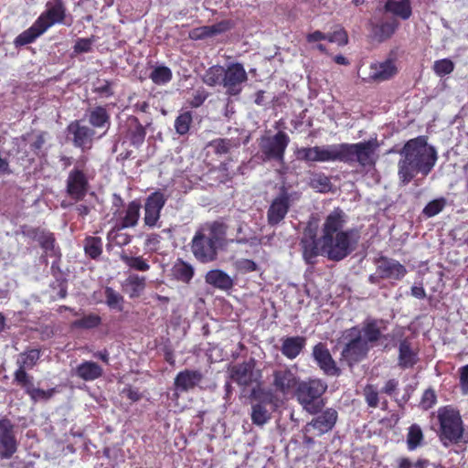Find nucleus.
<instances>
[{"instance_id": "1", "label": "nucleus", "mask_w": 468, "mask_h": 468, "mask_svg": "<svg viewBox=\"0 0 468 468\" xmlns=\"http://www.w3.org/2000/svg\"><path fill=\"white\" fill-rule=\"evenodd\" d=\"M346 222L344 211L335 208L324 218L320 238L316 239L311 230L306 231L302 239L304 259L310 261L314 257L323 255L333 261H340L346 257L356 240L351 230L343 229Z\"/></svg>"}, {"instance_id": "2", "label": "nucleus", "mask_w": 468, "mask_h": 468, "mask_svg": "<svg viewBox=\"0 0 468 468\" xmlns=\"http://www.w3.org/2000/svg\"><path fill=\"white\" fill-rule=\"evenodd\" d=\"M400 154L399 176L404 184L409 183L419 172L428 175L437 160L434 148L427 144L424 137L409 141Z\"/></svg>"}, {"instance_id": "3", "label": "nucleus", "mask_w": 468, "mask_h": 468, "mask_svg": "<svg viewBox=\"0 0 468 468\" xmlns=\"http://www.w3.org/2000/svg\"><path fill=\"white\" fill-rule=\"evenodd\" d=\"M222 234L217 224L202 227L192 240V251L202 262H208L216 258L217 250L220 245Z\"/></svg>"}, {"instance_id": "4", "label": "nucleus", "mask_w": 468, "mask_h": 468, "mask_svg": "<svg viewBox=\"0 0 468 468\" xmlns=\"http://www.w3.org/2000/svg\"><path fill=\"white\" fill-rule=\"evenodd\" d=\"M438 419L441 425V440L447 446L449 443L467 442L464 437L463 420L459 411L451 407H444L438 410Z\"/></svg>"}, {"instance_id": "5", "label": "nucleus", "mask_w": 468, "mask_h": 468, "mask_svg": "<svg viewBox=\"0 0 468 468\" xmlns=\"http://www.w3.org/2000/svg\"><path fill=\"white\" fill-rule=\"evenodd\" d=\"M327 385L317 378L298 384L295 395L298 402L310 414L317 413L324 406L321 396L325 392Z\"/></svg>"}, {"instance_id": "6", "label": "nucleus", "mask_w": 468, "mask_h": 468, "mask_svg": "<svg viewBox=\"0 0 468 468\" xmlns=\"http://www.w3.org/2000/svg\"><path fill=\"white\" fill-rule=\"evenodd\" d=\"M295 154L297 159L306 162H345V144L303 147Z\"/></svg>"}, {"instance_id": "7", "label": "nucleus", "mask_w": 468, "mask_h": 468, "mask_svg": "<svg viewBox=\"0 0 468 468\" xmlns=\"http://www.w3.org/2000/svg\"><path fill=\"white\" fill-rule=\"evenodd\" d=\"M378 147L377 140L353 144H345V162H358L362 165H373L378 158Z\"/></svg>"}, {"instance_id": "8", "label": "nucleus", "mask_w": 468, "mask_h": 468, "mask_svg": "<svg viewBox=\"0 0 468 468\" xmlns=\"http://www.w3.org/2000/svg\"><path fill=\"white\" fill-rule=\"evenodd\" d=\"M247 80V73L244 67L239 63H233L224 69L222 86L229 95H237Z\"/></svg>"}, {"instance_id": "9", "label": "nucleus", "mask_w": 468, "mask_h": 468, "mask_svg": "<svg viewBox=\"0 0 468 468\" xmlns=\"http://www.w3.org/2000/svg\"><path fill=\"white\" fill-rule=\"evenodd\" d=\"M289 142L288 135L283 132H279L273 136L261 138V148L267 158L282 161Z\"/></svg>"}, {"instance_id": "10", "label": "nucleus", "mask_w": 468, "mask_h": 468, "mask_svg": "<svg viewBox=\"0 0 468 468\" xmlns=\"http://www.w3.org/2000/svg\"><path fill=\"white\" fill-rule=\"evenodd\" d=\"M346 338H350L343 350V356L350 361L359 360L369 349L367 342L362 338L360 330L352 328L346 334Z\"/></svg>"}, {"instance_id": "11", "label": "nucleus", "mask_w": 468, "mask_h": 468, "mask_svg": "<svg viewBox=\"0 0 468 468\" xmlns=\"http://www.w3.org/2000/svg\"><path fill=\"white\" fill-rule=\"evenodd\" d=\"M278 407L271 394H264L262 399L251 407V420L257 426H263L271 417L272 411Z\"/></svg>"}, {"instance_id": "12", "label": "nucleus", "mask_w": 468, "mask_h": 468, "mask_svg": "<svg viewBox=\"0 0 468 468\" xmlns=\"http://www.w3.org/2000/svg\"><path fill=\"white\" fill-rule=\"evenodd\" d=\"M166 198L161 192L151 194L144 204V225L150 228L155 227L160 218V212L165 204Z\"/></svg>"}, {"instance_id": "13", "label": "nucleus", "mask_w": 468, "mask_h": 468, "mask_svg": "<svg viewBox=\"0 0 468 468\" xmlns=\"http://www.w3.org/2000/svg\"><path fill=\"white\" fill-rule=\"evenodd\" d=\"M14 426L7 419L0 420V456L10 458L17 449V442L13 432Z\"/></svg>"}, {"instance_id": "14", "label": "nucleus", "mask_w": 468, "mask_h": 468, "mask_svg": "<svg viewBox=\"0 0 468 468\" xmlns=\"http://www.w3.org/2000/svg\"><path fill=\"white\" fill-rule=\"evenodd\" d=\"M230 378L239 386H250L257 382L261 375L254 370V363L252 361L235 365L229 369Z\"/></svg>"}, {"instance_id": "15", "label": "nucleus", "mask_w": 468, "mask_h": 468, "mask_svg": "<svg viewBox=\"0 0 468 468\" xmlns=\"http://www.w3.org/2000/svg\"><path fill=\"white\" fill-rule=\"evenodd\" d=\"M399 71L398 62L395 58H387L380 62L372 63L368 69V79L376 81H384L394 77Z\"/></svg>"}, {"instance_id": "16", "label": "nucleus", "mask_w": 468, "mask_h": 468, "mask_svg": "<svg viewBox=\"0 0 468 468\" xmlns=\"http://www.w3.org/2000/svg\"><path fill=\"white\" fill-rule=\"evenodd\" d=\"M337 420V412L333 409H327L321 415L314 419L305 426L306 432H313L314 435H322L335 426Z\"/></svg>"}, {"instance_id": "17", "label": "nucleus", "mask_w": 468, "mask_h": 468, "mask_svg": "<svg viewBox=\"0 0 468 468\" xmlns=\"http://www.w3.org/2000/svg\"><path fill=\"white\" fill-rule=\"evenodd\" d=\"M290 198L291 195L282 191L272 200L267 215L271 225H276L285 218L290 207Z\"/></svg>"}, {"instance_id": "18", "label": "nucleus", "mask_w": 468, "mask_h": 468, "mask_svg": "<svg viewBox=\"0 0 468 468\" xmlns=\"http://www.w3.org/2000/svg\"><path fill=\"white\" fill-rule=\"evenodd\" d=\"M298 378L292 369H280L273 373V386L277 392L284 397L289 395L297 386Z\"/></svg>"}, {"instance_id": "19", "label": "nucleus", "mask_w": 468, "mask_h": 468, "mask_svg": "<svg viewBox=\"0 0 468 468\" xmlns=\"http://www.w3.org/2000/svg\"><path fill=\"white\" fill-rule=\"evenodd\" d=\"M378 274L387 279L400 280L407 272L405 267L391 259H382L378 263Z\"/></svg>"}, {"instance_id": "20", "label": "nucleus", "mask_w": 468, "mask_h": 468, "mask_svg": "<svg viewBox=\"0 0 468 468\" xmlns=\"http://www.w3.org/2000/svg\"><path fill=\"white\" fill-rule=\"evenodd\" d=\"M202 379V374L197 370H185L177 374L175 378L176 390L187 391L194 388Z\"/></svg>"}, {"instance_id": "21", "label": "nucleus", "mask_w": 468, "mask_h": 468, "mask_svg": "<svg viewBox=\"0 0 468 468\" xmlns=\"http://www.w3.org/2000/svg\"><path fill=\"white\" fill-rule=\"evenodd\" d=\"M64 17V8L61 3L56 1L49 3L47 5V10L37 19H42L41 26L47 31L51 26L56 23H60Z\"/></svg>"}, {"instance_id": "22", "label": "nucleus", "mask_w": 468, "mask_h": 468, "mask_svg": "<svg viewBox=\"0 0 468 468\" xmlns=\"http://www.w3.org/2000/svg\"><path fill=\"white\" fill-rule=\"evenodd\" d=\"M313 356L318 366L328 375H335L337 368L328 351L322 344H318L314 347Z\"/></svg>"}, {"instance_id": "23", "label": "nucleus", "mask_w": 468, "mask_h": 468, "mask_svg": "<svg viewBox=\"0 0 468 468\" xmlns=\"http://www.w3.org/2000/svg\"><path fill=\"white\" fill-rule=\"evenodd\" d=\"M141 206L138 202L133 201L128 204L125 210L119 216V225L116 226L117 229L133 228L137 225L140 217Z\"/></svg>"}, {"instance_id": "24", "label": "nucleus", "mask_w": 468, "mask_h": 468, "mask_svg": "<svg viewBox=\"0 0 468 468\" xmlns=\"http://www.w3.org/2000/svg\"><path fill=\"white\" fill-rule=\"evenodd\" d=\"M87 190V181L84 175L76 170L69 174L68 179V191L69 195L76 198H81Z\"/></svg>"}, {"instance_id": "25", "label": "nucleus", "mask_w": 468, "mask_h": 468, "mask_svg": "<svg viewBox=\"0 0 468 468\" xmlns=\"http://www.w3.org/2000/svg\"><path fill=\"white\" fill-rule=\"evenodd\" d=\"M42 19H37L28 29L18 35L14 43L16 47L32 43L37 37L42 35L46 30L41 26Z\"/></svg>"}, {"instance_id": "26", "label": "nucleus", "mask_w": 468, "mask_h": 468, "mask_svg": "<svg viewBox=\"0 0 468 468\" xmlns=\"http://www.w3.org/2000/svg\"><path fill=\"white\" fill-rule=\"evenodd\" d=\"M102 368L96 363L85 361L76 368V374L85 381H92L102 375Z\"/></svg>"}, {"instance_id": "27", "label": "nucleus", "mask_w": 468, "mask_h": 468, "mask_svg": "<svg viewBox=\"0 0 468 468\" xmlns=\"http://www.w3.org/2000/svg\"><path fill=\"white\" fill-rule=\"evenodd\" d=\"M69 131L74 135L75 144L85 147L90 142L92 131L87 126H81L79 122H73L69 126Z\"/></svg>"}, {"instance_id": "28", "label": "nucleus", "mask_w": 468, "mask_h": 468, "mask_svg": "<svg viewBox=\"0 0 468 468\" xmlns=\"http://www.w3.org/2000/svg\"><path fill=\"white\" fill-rule=\"evenodd\" d=\"M385 8L402 19H408L411 16L410 0H387Z\"/></svg>"}, {"instance_id": "29", "label": "nucleus", "mask_w": 468, "mask_h": 468, "mask_svg": "<svg viewBox=\"0 0 468 468\" xmlns=\"http://www.w3.org/2000/svg\"><path fill=\"white\" fill-rule=\"evenodd\" d=\"M305 345V340L303 337H288L283 341L282 352V354L290 358H295Z\"/></svg>"}, {"instance_id": "30", "label": "nucleus", "mask_w": 468, "mask_h": 468, "mask_svg": "<svg viewBox=\"0 0 468 468\" xmlns=\"http://www.w3.org/2000/svg\"><path fill=\"white\" fill-rule=\"evenodd\" d=\"M228 23H219L213 26H206L195 28L190 32V37L193 39H201L207 37L221 33L228 29Z\"/></svg>"}, {"instance_id": "31", "label": "nucleus", "mask_w": 468, "mask_h": 468, "mask_svg": "<svg viewBox=\"0 0 468 468\" xmlns=\"http://www.w3.org/2000/svg\"><path fill=\"white\" fill-rule=\"evenodd\" d=\"M206 281L207 283L220 289H229L232 285V280L230 277L218 270L208 271L206 275Z\"/></svg>"}, {"instance_id": "32", "label": "nucleus", "mask_w": 468, "mask_h": 468, "mask_svg": "<svg viewBox=\"0 0 468 468\" xmlns=\"http://www.w3.org/2000/svg\"><path fill=\"white\" fill-rule=\"evenodd\" d=\"M417 354L410 346L409 343L403 341L399 345V363L402 367H410L417 362Z\"/></svg>"}, {"instance_id": "33", "label": "nucleus", "mask_w": 468, "mask_h": 468, "mask_svg": "<svg viewBox=\"0 0 468 468\" xmlns=\"http://www.w3.org/2000/svg\"><path fill=\"white\" fill-rule=\"evenodd\" d=\"M398 27L399 23L396 20L382 23L374 29V37L378 41L386 40L395 33Z\"/></svg>"}, {"instance_id": "34", "label": "nucleus", "mask_w": 468, "mask_h": 468, "mask_svg": "<svg viewBox=\"0 0 468 468\" xmlns=\"http://www.w3.org/2000/svg\"><path fill=\"white\" fill-rule=\"evenodd\" d=\"M149 78L156 85H165L172 79V71L168 67L157 66L153 69Z\"/></svg>"}, {"instance_id": "35", "label": "nucleus", "mask_w": 468, "mask_h": 468, "mask_svg": "<svg viewBox=\"0 0 468 468\" xmlns=\"http://www.w3.org/2000/svg\"><path fill=\"white\" fill-rule=\"evenodd\" d=\"M224 68L213 66L203 76V81L209 86L222 85Z\"/></svg>"}, {"instance_id": "36", "label": "nucleus", "mask_w": 468, "mask_h": 468, "mask_svg": "<svg viewBox=\"0 0 468 468\" xmlns=\"http://www.w3.org/2000/svg\"><path fill=\"white\" fill-rule=\"evenodd\" d=\"M89 121L94 127H107L109 124V115L104 108L97 107L90 112Z\"/></svg>"}, {"instance_id": "37", "label": "nucleus", "mask_w": 468, "mask_h": 468, "mask_svg": "<svg viewBox=\"0 0 468 468\" xmlns=\"http://www.w3.org/2000/svg\"><path fill=\"white\" fill-rule=\"evenodd\" d=\"M125 286L129 291L130 296L136 297L144 291L145 280L138 275H130L126 280Z\"/></svg>"}, {"instance_id": "38", "label": "nucleus", "mask_w": 468, "mask_h": 468, "mask_svg": "<svg viewBox=\"0 0 468 468\" xmlns=\"http://www.w3.org/2000/svg\"><path fill=\"white\" fill-rule=\"evenodd\" d=\"M106 298V304L113 310L122 311L123 309V297L113 289L107 287L104 291Z\"/></svg>"}, {"instance_id": "39", "label": "nucleus", "mask_w": 468, "mask_h": 468, "mask_svg": "<svg viewBox=\"0 0 468 468\" xmlns=\"http://www.w3.org/2000/svg\"><path fill=\"white\" fill-rule=\"evenodd\" d=\"M39 359V350L30 349L27 352L22 353L17 358V365L30 369L32 368Z\"/></svg>"}, {"instance_id": "40", "label": "nucleus", "mask_w": 468, "mask_h": 468, "mask_svg": "<svg viewBox=\"0 0 468 468\" xmlns=\"http://www.w3.org/2000/svg\"><path fill=\"white\" fill-rule=\"evenodd\" d=\"M193 269L190 265L178 261L173 267V274L174 276L182 282H187L193 277Z\"/></svg>"}, {"instance_id": "41", "label": "nucleus", "mask_w": 468, "mask_h": 468, "mask_svg": "<svg viewBox=\"0 0 468 468\" xmlns=\"http://www.w3.org/2000/svg\"><path fill=\"white\" fill-rule=\"evenodd\" d=\"M423 440V433L421 429L418 425H411L408 431L407 445L410 451L415 450L420 445Z\"/></svg>"}, {"instance_id": "42", "label": "nucleus", "mask_w": 468, "mask_h": 468, "mask_svg": "<svg viewBox=\"0 0 468 468\" xmlns=\"http://www.w3.org/2000/svg\"><path fill=\"white\" fill-rule=\"evenodd\" d=\"M101 317L95 314H90L83 316L81 319L73 322V327H81L85 329H91L97 327L101 324Z\"/></svg>"}, {"instance_id": "43", "label": "nucleus", "mask_w": 468, "mask_h": 468, "mask_svg": "<svg viewBox=\"0 0 468 468\" xmlns=\"http://www.w3.org/2000/svg\"><path fill=\"white\" fill-rule=\"evenodd\" d=\"M192 122L191 113L188 112L181 113L175 122V128L177 133L184 135L189 131Z\"/></svg>"}, {"instance_id": "44", "label": "nucleus", "mask_w": 468, "mask_h": 468, "mask_svg": "<svg viewBox=\"0 0 468 468\" xmlns=\"http://www.w3.org/2000/svg\"><path fill=\"white\" fill-rule=\"evenodd\" d=\"M122 260L129 267L140 271H146L149 270V264L142 257H130L127 255L122 256Z\"/></svg>"}, {"instance_id": "45", "label": "nucleus", "mask_w": 468, "mask_h": 468, "mask_svg": "<svg viewBox=\"0 0 468 468\" xmlns=\"http://www.w3.org/2000/svg\"><path fill=\"white\" fill-rule=\"evenodd\" d=\"M454 64L451 59L443 58L434 62L433 69L438 76H445L452 72Z\"/></svg>"}, {"instance_id": "46", "label": "nucleus", "mask_w": 468, "mask_h": 468, "mask_svg": "<svg viewBox=\"0 0 468 468\" xmlns=\"http://www.w3.org/2000/svg\"><path fill=\"white\" fill-rule=\"evenodd\" d=\"M360 333L362 338L365 339L369 346L379 336V330L375 323H368L363 330H360Z\"/></svg>"}, {"instance_id": "47", "label": "nucleus", "mask_w": 468, "mask_h": 468, "mask_svg": "<svg viewBox=\"0 0 468 468\" xmlns=\"http://www.w3.org/2000/svg\"><path fill=\"white\" fill-rule=\"evenodd\" d=\"M34 401H39V400H48L49 398L53 396L55 393V389H40L36 388L33 387V385L26 391Z\"/></svg>"}, {"instance_id": "48", "label": "nucleus", "mask_w": 468, "mask_h": 468, "mask_svg": "<svg viewBox=\"0 0 468 468\" xmlns=\"http://www.w3.org/2000/svg\"><path fill=\"white\" fill-rule=\"evenodd\" d=\"M85 251L91 258L98 257L101 252V242L97 238H89L86 239Z\"/></svg>"}, {"instance_id": "49", "label": "nucleus", "mask_w": 468, "mask_h": 468, "mask_svg": "<svg viewBox=\"0 0 468 468\" xmlns=\"http://www.w3.org/2000/svg\"><path fill=\"white\" fill-rule=\"evenodd\" d=\"M445 206V199L439 198L431 201L423 209V213L428 217H433L439 214Z\"/></svg>"}, {"instance_id": "50", "label": "nucleus", "mask_w": 468, "mask_h": 468, "mask_svg": "<svg viewBox=\"0 0 468 468\" xmlns=\"http://www.w3.org/2000/svg\"><path fill=\"white\" fill-rule=\"evenodd\" d=\"M27 368L18 366L17 370L15 373L16 381L21 385L26 391L32 386V378L26 373Z\"/></svg>"}, {"instance_id": "51", "label": "nucleus", "mask_w": 468, "mask_h": 468, "mask_svg": "<svg viewBox=\"0 0 468 468\" xmlns=\"http://www.w3.org/2000/svg\"><path fill=\"white\" fill-rule=\"evenodd\" d=\"M312 186L319 192H326L329 187V179L323 175H316L311 180Z\"/></svg>"}, {"instance_id": "52", "label": "nucleus", "mask_w": 468, "mask_h": 468, "mask_svg": "<svg viewBox=\"0 0 468 468\" xmlns=\"http://www.w3.org/2000/svg\"><path fill=\"white\" fill-rule=\"evenodd\" d=\"M327 40L332 43H336L339 46L346 45L347 43V35L343 28H339L333 33L327 34Z\"/></svg>"}, {"instance_id": "53", "label": "nucleus", "mask_w": 468, "mask_h": 468, "mask_svg": "<svg viewBox=\"0 0 468 468\" xmlns=\"http://www.w3.org/2000/svg\"><path fill=\"white\" fill-rule=\"evenodd\" d=\"M116 226L108 233V239L114 241L117 245L122 246L129 243L130 239L127 235L118 234Z\"/></svg>"}, {"instance_id": "54", "label": "nucleus", "mask_w": 468, "mask_h": 468, "mask_svg": "<svg viewBox=\"0 0 468 468\" xmlns=\"http://www.w3.org/2000/svg\"><path fill=\"white\" fill-rule=\"evenodd\" d=\"M366 400L370 407H377L378 402V391L373 386H367L364 390Z\"/></svg>"}, {"instance_id": "55", "label": "nucleus", "mask_w": 468, "mask_h": 468, "mask_svg": "<svg viewBox=\"0 0 468 468\" xmlns=\"http://www.w3.org/2000/svg\"><path fill=\"white\" fill-rule=\"evenodd\" d=\"M427 462L418 460L415 463L410 462L408 458H401L399 461V468H426Z\"/></svg>"}, {"instance_id": "56", "label": "nucleus", "mask_w": 468, "mask_h": 468, "mask_svg": "<svg viewBox=\"0 0 468 468\" xmlns=\"http://www.w3.org/2000/svg\"><path fill=\"white\" fill-rule=\"evenodd\" d=\"M38 242L40 243L41 247L45 249L47 251L51 250L54 248V238L51 233L43 232L38 237Z\"/></svg>"}, {"instance_id": "57", "label": "nucleus", "mask_w": 468, "mask_h": 468, "mask_svg": "<svg viewBox=\"0 0 468 468\" xmlns=\"http://www.w3.org/2000/svg\"><path fill=\"white\" fill-rule=\"evenodd\" d=\"M92 41L90 38H80L79 39L75 46L74 50L77 53L89 52L91 48Z\"/></svg>"}, {"instance_id": "58", "label": "nucleus", "mask_w": 468, "mask_h": 468, "mask_svg": "<svg viewBox=\"0 0 468 468\" xmlns=\"http://www.w3.org/2000/svg\"><path fill=\"white\" fill-rule=\"evenodd\" d=\"M161 237L158 234H151L145 239V247L149 250H156L159 247Z\"/></svg>"}, {"instance_id": "59", "label": "nucleus", "mask_w": 468, "mask_h": 468, "mask_svg": "<svg viewBox=\"0 0 468 468\" xmlns=\"http://www.w3.org/2000/svg\"><path fill=\"white\" fill-rule=\"evenodd\" d=\"M460 383L463 394L468 393V365L460 368Z\"/></svg>"}, {"instance_id": "60", "label": "nucleus", "mask_w": 468, "mask_h": 468, "mask_svg": "<svg viewBox=\"0 0 468 468\" xmlns=\"http://www.w3.org/2000/svg\"><path fill=\"white\" fill-rule=\"evenodd\" d=\"M436 401V396L432 390H426L422 396L421 405L424 409L431 408Z\"/></svg>"}, {"instance_id": "61", "label": "nucleus", "mask_w": 468, "mask_h": 468, "mask_svg": "<svg viewBox=\"0 0 468 468\" xmlns=\"http://www.w3.org/2000/svg\"><path fill=\"white\" fill-rule=\"evenodd\" d=\"M218 154L227 153L229 149V143L223 139H218L210 144Z\"/></svg>"}, {"instance_id": "62", "label": "nucleus", "mask_w": 468, "mask_h": 468, "mask_svg": "<svg viewBox=\"0 0 468 468\" xmlns=\"http://www.w3.org/2000/svg\"><path fill=\"white\" fill-rule=\"evenodd\" d=\"M309 43H315L321 40L327 39V34H324L321 31H314L306 37Z\"/></svg>"}, {"instance_id": "63", "label": "nucleus", "mask_w": 468, "mask_h": 468, "mask_svg": "<svg viewBox=\"0 0 468 468\" xmlns=\"http://www.w3.org/2000/svg\"><path fill=\"white\" fill-rule=\"evenodd\" d=\"M411 294L418 299H422L426 295L425 291L421 286H413L411 288Z\"/></svg>"}, {"instance_id": "64", "label": "nucleus", "mask_w": 468, "mask_h": 468, "mask_svg": "<svg viewBox=\"0 0 468 468\" xmlns=\"http://www.w3.org/2000/svg\"><path fill=\"white\" fill-rule=\"evenodd\" d=\"M397 386H398V382L394 379H390L386 383V385L384 387V391L387 394H391L396 389Z\"/></svg>"}]
</instances>
